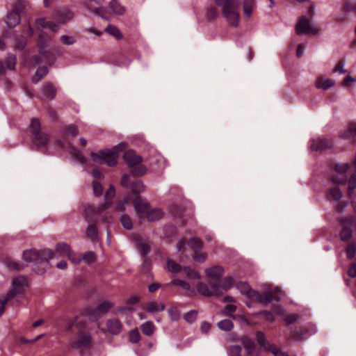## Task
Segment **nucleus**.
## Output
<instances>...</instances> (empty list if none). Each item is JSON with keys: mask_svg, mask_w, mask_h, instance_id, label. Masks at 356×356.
Returning a JSON list of instances; mask_svg holds the SVG:
<instances>
[{"mask_svg": "<svg viewBox=\"0 0 356 356\" xmlns=\"http://www.w3.org/2000/svg\"><path fill=\"white\" fill-rule=\"evenodd\" d=\"M22 258L27 262L34 264L33 269L37 274L42 275L44 273L49 266L46 250L30 249L24 250L22 253Z\"/></svg>", "mask_w": 356, "mask_h": 356, "instance_id": "nucleus-1", "label": "nucleus"}, {"mask_svg": "<svg viewBox=\"0 0 356 356\" xmlns=\"http://www.w3.org/2000/svg\"><path fill=\"white\" fill-rule=\"evenodd\" d=\"M75 327L78 332L75 337L70 339V347L75 350L88 347L92 342V337L91 333L86 330V323L79 321Z\"/></svg>", "mask_w": 356, "mask_h": 356, "instance_id": "nucleus-2", "label": "nucleus"}, {"mask_svg": "<svg viewBox=\"0 0 356 356\" xmlns=\"http://www.w3.org/2000/svg\"><path fill=\"white\" fill-rule=\"evenodd\" d=\"M123 159L129 168H133L132 173L136 176H143L147 172L144 165H140L143 159L140 155H138L134 149H129L124 152Z\"/></svg>", "mask_w": 356, "mask_h": 356, "instance_id": "nucleus-3", "label": "nucleus"}, {"mask_svg": "<svg viewBox=\"0 0 356 356\" xmlns=\"http://www.w3.org/2000/svg\"><path fill=\"white\" fill-rule=\"evenodd\" d=\"M90 157L99 165L106 164L109 167H115L118 164L117 153L111 149L106 148L98 152H92Z\"/></svg>", "mask_w": 356, "mask_h": 356, "instance_id": "nucleus-4", "label": "nucleus"}, {"mask_svg": "<svg viewBox=\"0 0 356 356\" xmlns=\"http://www.w3.org/2000/svg\"><path fill=\"white\" fill-rule=\"evenodd\" d=\"M238 7V0L228 1L222 7L223 17L227 19L229 24L234 27H237L238 25L240 15L236 11Z\"/></svg>", "mask_w": 356, "mask_h": 356, "instance_id": "nucleus-5", "label": "nucleus"}, {"mask_svg": "<svg viewBox=\"0 0 356 356\" xmlns=\"http://www.w3.org/2000/svg\"><path fill=\"white\" fill-rule=\"evenodd\" d=\"M279 292H280V290L278 287H276L274 290H268L263 294L256 291V292H253V298L261 305L267 306L273 300L280 301L281 296L278 294Z\"/></svg>", "mask_w": 356, "mask_h": 356, "instance_id": "nucleus-6", "label": "nucleus"}, {"mask_svg": "<svg viewBox=\"0 0 356 356\" xmlns=\"http://www.w3.org/2000/svg\"><path fill=\"white\" fill-rule=\"evenodd\" d=\"M48 260L58 259L61 257L70 256L71 254L70 245L66 243H58L54 250H46Z\"/></svg>", "mask_w": 356, "mask_h": 356, "instance_id": "nucleus-7", "label": "nucleus"}, {"mask_svg": "<svg viewBox=\"0 0 356 356\" xmlns=\"http://www.w3.org/2000/svg\"><path fill=\"white\" fill-rule=\"evenodd\" d=\"M296 31L298 35H315L318 32V29L312 26L306 16L299 17V23L296 26Z\"/></svg>", "mask_w": 356, "mask_h": 356, "instance_id": "nucleus-8", "label": "nucleus"}, {"mask_svg": "<svg viewBox=\"0 0 356 356\" xmlns=\"http://www.w3.org/2000/svg\"><path fill=\"white\" fill-rule=\"evenodd\" d=\"M334 145L332 140L325 138H318L309 141V147L312 151H326L331 149Z\"/></svg>", "mask_w": 356, "mask_h": 356, "instance_id": "nucleus-9", "label": "nucleus"}, {"mask_svg": "<svg viewBox=\"0 0 356 356\" xmlns=\"http://www.w3.org/2000/svg\"><path fill=\"white\" fill-rule=\"evenodd\" d=\"M27 280L24 276H18L12 281L11 288L8 291V293L13 294V298L17 295L24 293V287L27 286Z\"/></svg>", "mask_w": 356, "mask_h": 356, "instance_id": "nucleus-10", "label": "nucleus"}, {"mask_svg": "<svg viewBox=\"0 0 356 356\" xmlns=\"http://www.w3.org/2000/svg\"><path fill=\"white\" fill-rule=\"evenodd\" d=\"M106 330H102L103 333L108 332L111 335H118L122 330L123 325L118 318H112L106 321Z\"/></svg>", "mask_w": 356, "mask_h": 356, "instance_id": "nucleus-11", "label": "nucleus"}, {"mask_svg": "<svg viewBox=\"0 0 356 356\" xmlns=\"http://www.w3.org/2000/svg\"><path fill=\"white\" fill-rule=\"evenodd\" d=\"M50 141L48 134L44 132L40 131L33 134V146L32 149L40 150L41 147H46Z\"/></svg>", "mask_w": 356, "mask_h": 356, "instance_id": "nucleus-12", "label": "nucleus"}, {"mask_svg": "<svg viewBox=\"0 0 356 356\" xmlns=\"http://www.w3.org/2000/svg\"><path fill=\"white\" fill-rule=\"evenodd\" d=\"M197 292L206 297H211L217 295L219 291V284L218 283H213L211 288L203 282H198L196 285Z\"/></svg>", "mask_w": 356, "mask_h": 356, "instance_id": "nucleus-13", "label": "nucleus"}, {"mask_svg": "<svg viewBox=\"0 0 356 356\" xmlns=\"http://www.w3.org/2000/svg\"><path fill=\"white\" fill-rule=\"evenodd\" d=\"M115 306V304L108 300H104L100 302L91 312L96 318H99L105 315L108 311Z\"/></svg>", "mask_w": 356, "mask_h": 356, "instance_id": "nucleus-14", "label": "nucleus"}, {"mask_svg": "<svg viewBox=\"0 0 356 356\" xmlns=\"http://www.w3.org/2000/svg\"><path fill=\"white\" fill-rule=\"evenodd\" d=\"M17 5L15 7V10L9 12L6 16V19L5 22L7 26L10 28H15L17 26L21 21L20 14L18 10H17Z\"/></svg>", "mask_w": 356, "mask_h": 356, "instance_id": "nucleus-15", "label": "nucleus"}, {"mask_svg": "<svg viewBox=\"0 0 356 356\" xmlns=\"http://www.w3.org/2000/svg\"><path fill=\"white\" fill-rule=\"evenodd\" d=\"M115 195V188L113 185H111L108 189L106 191L104 199L105 202L100 205L99 211L104 212L111 207L113 204V199Z\"/></svg>", "mask_w": 356, "mask_h": 356, "instance_id": "nucleus-16", "label": "nucleus"}, {"mask_svg": "<svg viewBox=\"0 0 356 356\" xmlns=\"http://www.w3.org/2000/svg\"><path fill=\"white\" fill-rule=\"evenodd\" d=\"M56 19L62 24L71 21L74 14L72 11L65 8L58 9L55 12Z\"/></svg>", "mask_w": 356, "mask_h": 356, "instance_id": "nucleus-17", "label": "nucleus"}, {"mask_svg": "<svg viewBox=\"0 0 356 356\" xmlns=\"http://www.w3.org/2000/svg\"><path fill=\"white\" fill-rule=\"evenodd\" d=\"M133 204L138 213H145L149 209V203L145 198L138 195L133 200Z\"/></svg>", "mask_w": 356, "mask_h": 356, "instance_id": "nucleus-18", "label": "nucleus"}, {"mask_svg": "<svg viewBox=\"0 0 356 356\" xmlns=\"http://www.w3.org/2000/svg\"><path fill=\"white\" fill-rule=\"evenodd\" d=\"M134 239L136 241V248L141 250L143 257L147 258L149 252L151 250V247L149 242L143 239L140 235L135 236Z\"/></svg>", "mask_w": 356, "mask_h": 356, "instance_id": "nucleus-19", "label": "nucleus"}, {"mask_svg": "<svg viewBox=\"0 0 356 356\" xmlns=\"http://www.w3.org/2000/svg\"><path fill=\"white\" fill-rule=\"evenodd\" d=\"M238 341L245 348L247 356H252L255 350L254 342L245 335L241 336Z\"/></svg>", "mask_w": 356, "mask_h": 356, "instance_id": "nucleus-20", "label": "nucleus"}, {"mask_svg": "<svg viewBox=\"0 0 356 356\" xmlns=\"http://www.w3.org/2000/svg\"><path fill=\"white\" fill-rule=\"evenodd\" d=\"M225 270L222 266L216 265L209 268L206 269V275L211 279L218 281L222 276Z\"/></svg>", "mask_w": 356, "mask_h": 356, "instance_id": "nucleus-21", "label": "nucleus"}, {"mask_svg": "<svg viewBox=\"0 0 356 356\" xmlns=\"http://www.w3.org/2000/svg\"><path fill=\"white\" fill-rule=\"evenodd\" d=\"M99 209H100V206L95 208L92 205H88L83 210L82 215H83V218H85L86 221L88 222V223L93 222H96V220H95L93 219V216L95 214L102 213V212L99 211Z\"/></svg>", "mask_w": 356, "mask_h": 356, "instance_id": "nucleus-22", "label": "nucleus"}, {"mask_svg": "<svg viewBox=\"0 0 356 356\" xmlns=\"http://www.w3.org/2000/svg\"><path fill=\"white\" fill-rule=\"evenodd\" d=\"M42 93L47 99L53 100L56 98L57 88L51 82H45L42 86Z\"/></svg>", "mask_w": 356, "mask_h": 356, "instance_id": "nucleus-23", "label": "nucleus"}, {"mask_svg": "<svg viewBox=\"0 0 356 356\" xmlns=\"http://www.w3.org/2000/svg\"><path fill=\"white\" fill-rule=\"evenodd\" d=\"M237 289L248 298H253V292L257 290L252 289L247 282H240L236 284Z\"/></svg>", "mask_w": 356, "mask_h": 356, "instance_id": "nucleus-24", "label": "nucleus"}, {"mask_svg": "<svg viewBox=\"0 0 356 356\" xmlns=\"http://www.w3.org/2000/svg\"><path fill=\"white\" fill-rule=\"evenodd\" d=\"M148 221L154 222L161 219L163 217V212L160 209H154L152 210H147L145 213Z\"/></svg>", "mask_w": 356, "mask_h": 356, "instance_id": "nucleus-25", "label": "nucleus"}, {"mask_svg": "<svg viewBox=\"0 0 356 356\" xmlns=\"http://www.w3.org/2000/svg\"><path fill=\"white\" fill-rule=\"evenodd\" d=\"M254 7L255 3L254 0H243V10L244 15L247 19L250 18L252 16Z\"/></svg>", "mask_w": 356, "mask_h": 356, "instance_id": "nucleus-26", "label": "nucleus"}, {"mask_svg": "<svg viewBox=\"0 0 356 356\" xmlns=\"http://www.w3.org/2000/svg\"><path fill=\"white\" fill-rule=\"evenodd\" d=\"M48 36L47 33L44 31H42L38 36V46L40 48L39 53L41 55H44L45 49L49 47V44L47 41L46 38Z\"/></svg>", "mask_w": 356, "mask_h": 356, "instance_id": "nucleus-27", "label": "nucleus"}, {"mask_svg": "<svg viewBox=\"0 0 356 356\" xmlns=\"http://www.w3.org/2000/svg\"><path fill=\"white\" fill-rule=\"evenodd\" d=\"M62 133L65 136H76L79 133V128L76 124H71L67 125L63 130Z\"/></svg>", "mask_w": 356, "mask_h": 356, "instance_id": "nucleus-28", "label": "nucleus"}, {"mask_svg": "<svg viewBox=\"0 0 356 356\" xmlns=\"http://www.w3.org/2000/svg\"><path fill=\"white\" fill-rule=\"evenodd\" d=\"M109 7L115 14L118 15H123L125 12V8L121 5L119 0H111Z\"/></svg>", "mask_w": 356, "mask_h": 356, "instance_id": "nucleus-29", "label": "nucleus"}, {"mask_svg": "<svg viewBox=\"0 0 356 356\" xmlns=\"http://www.w3.org/2000/svg\"><path fill=\"white\" fill-rule=\"evenodd\" d=\"M105 32L113 36L117 40H121L123 38L120 30L116 26L111 24L105 29Z\"/></svg>", "mask_w": 356, "mask_h": 356, "instance_id": "nucleus-30", "label": "nucleus"}, {"mask_svg": "<svg viewBox=\"0 0 356 356\" xmlns=\"http://www.w3.org/2000/svg\"><path fill=\"white\" fill-rule=\"evenodd\" d=\"M49 72V70L46 66H42L37 69L35 75L32 78V82L37 83Z\"/></svg>", "mask_w": 356, "mask_h": 356, "instance_id": "nucleus-31", "label": "nucleus"}, {"mask_svg": "<svg viewBox=\"0 0 356 356\" xmlns=\"http://www.w3.org/2000/svg\"><path fill=\"white\" fill-rule=\"evenodd\" d=\"M131 192L138 196L145 190V186L142 180L138 179L134 181L130 186Z\"/></svg>", "mask_w": 356, "mask_h": 356, "instance_id": "nucleus-32", "label": "nucleus"}, {"mask_svg": "<svg viewBox=\"0 0 356 356\" xmlns=\"http://www.w3.org/2000/svg\"><path fill=\"white\" fill-rule=\"evenodd\" d=\"M166 269L168 271L172 273H178L181 272L182 267L180 264L177 263L175 261L168 259L166 263Z\"/></svg>", "mask_w": 356, "mask_h": 356, "instance_id": "nucleus-33", "label": "nucleus"}, {"mask_svg": "<svg viewBox=\"0 0 356 356\" xmlns=\"http://www.w3.org/2000/svg\"><path fill=\"white\" fill-rule=\"evenodd\" d=\"M86 234V236L93 241L97 239L98 229L95 223H91L87 227Z\"/></svg>", "mask_w": 356, "mask_h": 356, "instance_id": "nucleus-34", "label": "nucleus"}, {"mask_svg": "<svg viewBox=\"0 0 356 356\" xmlns=\"http://www.w3.org/2000/svg\"><path fill=\"white\" fill-rule=\"evenodd\" d=\"M140 327L143 333L148 337L152 336L155 332V326L154 323L150 321L142 324Z\"/></svg>", "mask_w": 356, "mask_h": 356, "instance_id": "nucleus-35", "label": "nucleus"}, {"mask_svg": "<svg viewBox=\"0 0 356 356\" xmlns=\"http://www.w3.org/2000/svg\"><path fill=\"white\" fill-rule=\"evenodd\" d=\"M218 327L221 330L229 332L233 329L234 323L230 319H224L218 323Z\"/></svg>", "mask_w": 356, "mask_h": 356, "instance_id": "nucleus-36", "label": "nucleus"}, {"mask_svg": "<svg viewBox=\"0 0 356 356\" xmlns=\"http://www.w3.org/2000/svg\"><path fill=\"white\" fill-rule=\"evenodd\" d=\"M334 81L330 79H327L325 80H317L316 81V86L318 88H321L323 90H327L334 85Z\"/></svg>", "mask_w": 356, "mask_h": 356, "instance_id": "nucleus-37", "label": "nucleus"}, {"mask_svg": "<svg viewBox=\"0 0 356 356\" xmlns=\"http://www.w3.org/2000/svg\"><path fill=\"white\" fill-rule=\"evenodd\" d=\"M17 63V57L13 54H8L6 58V68L8 70H15Z\"/></svg>", "mask_w": 356, "mask_h": 356, "instance_id": "nucleus-38", "label": "nucleus"}, {"mask_svg": "<svg viewBox=\"0 0 356 356\" xmlns=\"http://www.w3.org/2000/svg\"><path fill=\"white\" fill-rule=\"evenodd\" d=\"M188 245L193 248L195 252H199L202 249V241L200 238L197 237H193L189 239Z\"/></svg>", "mask_w": 356, "mask_h": 356, "instance_id": "nucleus-39", "label": "nucleus"}, {"mask_svg": "<svg viewBox=\"0 0 356 356\" xmlns=\"http://www.w3.org/2000/svg\"><path fill=\"white\" fill-rule=\"evenodd\" d=\"M120 222L123 227L127 230L133 228V222L131 218L127 214H124L120 218Z\"/></svg>", "mask_w": 356, "mask_h": 356, "instance_id": "nucleus-40", "label": "nucleus"}, {"mask_svg": "<svg viewBox=\"0 0 356 356\" xmlns=\"http://www.w3.org/2000/svg\"><path fill=\"white\" fill-rule=\"evenodd\" d=\"M29 127L32 135L41 131V123L40 120L38 118H33L31 121Z\"/></svg>", "mask_w": 356, "mask_h": 356, "instance_id": "nucleus-41", "label": "nucleus"}, {"mask_svg": "<svg viewBox=\"0 0 356 356\" xmlns=\"http://www.w3.org/2000/svg\"><path fill=\"white\" fill-rule=\"evenodd\" d=\"M177 228L173 225H166L163 227V234L165 238H171L176 234Z\"/></svg>", "mask_w": 356, "mask_h": 356, "instance_id": "nucleus-42", "label": "nucleus"}, {"mask_svg": "<svg viewBox=\"0 0 356 356\" xmlns=\"http://www.w3.org/2000/svg\"><path fill=\"white\" fill-rule=\"evenodd\" d=\"M228 356H241L242 348L240 346L233 345L227 348Z\"/></svg>", "mask_w": 356, "mask_h": 356, "instance_id": "nucleus-43", "label": "nucleus"}, {"mask_svg": "<svg viewBox=\"0 0 356 356\" xmlns=\"http://www.w3.org/2000/svg\"><path fill=\"white\" fill-rule=\"evenodd\" d=\"M339 236L341 241H348L353 236L352 229L350 227H343L340 232Z\"/></svg>", "mask_w": 356, "mask_h": 356, "instance_id": "nucleus-44", "label": "nucleus"}, {"mask_svg": "<svg viewBox=\"0 0 356 356\" xmlns=\"http://www.w3.org/2000/svg\"><path fill=\"white\" fill-rule=\"evenodd\" d=\"M129 340L132 343H137L140 340V335L138 328L131 330L129 332Z\"/></svg>", "mask_w": 356, "mask_h": 356, "instance_id": "nucleus-45", "label": "nucleus"}, {"mask_svg": "<svg viewBox=\"0 0 356 356\" xmlns=\"http://www.w3.org/2000/svg\"><path fill=\"white\" fill-rule=\"evenodd\" d=\"M184 211V209L177 204H172L170 207V213L176 217L182 218Z\"/></svg>", "mask_w": 356, "mask_h": 356, "instance_id": "nucleus-46", "label": "nucleus"}, {"mask_svg": "<svg viewBox=\"0 0 356 356\" xmlns=\"http://www.w3.org/2000/svg\"><path fill=\"white\" fill-rule=\"evenodd\" d=\"M15 41V43L14 47L15 49L22 51L25 49L27 44V40L25 37L21 36L19 38H16Z\"/></svg>", "mask_w": 356, "mask_h": 356, "instance_id": "nucleus-47", "label": "nucleus"}, {"mask_svg": "<svg viewBox=\"0 0 356 356\" xmlns=\"http://www.w3.org/2000/svg\"><path fill=\"white\" fill-rule=\"evenodd\" d=\"M168 312L170 319L173 321H178L181 317L180 311L177 307H170L168 310Z\"/></svg>", "mask_w": 356, "mask_h": 356, "instance_id": "nucleus-48", "label": "nucleus"}, {"mask_svg": "<svg viewBox=\"0 0 356 356\" xmlns=\"http://www.w3.org/2000/svg\"><path fill=\"white\" fill-rule=\"evenodd\" d=\"M197 316V311L191 310L184 314V318L186 322H188L189 323H193L196 321Z\"/></svg>", "mask_w": 356, "mask_h": 356, "instance_id": "nucleus-49", "label": "nucleus"}, {"mask_svg": "<svg viewBox=\"0 0 356 356\" xmlns=\"http://www.w3.org/2000/svg\"><path fill=\"white\" fill-rule=\"evenodd\" d=\"M92 189H93L94 195L96 197H100L103 194L104 188H103L102 185L101 184V183H99V181H97L96 180H94L92 181Z\"/></svg>", "mask_w": 356, "mask_h": 356, "instance_id": "nucleus-50", "label": "nucleus"}, {"mask_svg": "<svg viewBox=\"0 0 356 356\" xmlns=\"http://www.w3.org/2000/svg\"><path fill=\"white\" fill-rule=\"evenodd\" d=\"M183 269L188 278L193 280L200 279V275L198 272L186 266L184 267Z\"/></svg>", "mask_w": 356, "mask_h": 356, "instance_id": "nucleus-51", "label": "nucleus"}, {"mask_svg": "<svg viewBox=\"0 0 356 356\" xmlns=\"http://www.w3.org/2000/svg\"><path fill=\"white\" fill-rule=\"evenodd\" d=\"M218 17V11L217 9L211 6L207 9V11L205 14V17L208 21H211L217 18Z\"/></svg>", "mask_w": 356, "mask_h": 356, "instance_id": "nucleus-52", "label": "nucleus"}, {"mask_svg": "<svg viewBox=\"0 0 356 356\" xmlns=\"http://www.w3.org/2000/svg\"><path fill=\"white\" fill-rule=\"evenodd\" d=\"M329 194L335 200H339L342 197V193L339 186L330 189Z\"/></svg>", "mask_w": 356, "mask_h": 356, "instance_id": "nucleus-53", "label": "nucleus"}, {"mask_svg": "<svg viewBox=\"0 0 356 356\" xmlns=\"http://www.w3.org/2000/svg\"><path fill=\"white\" fill-rule=\"evenodd\" d=\"M256 338L259 346L260 347H263L264 349H265V347L266 346V344L268 343H266V338L264 334L261 331H258L256 333Z\"/></svg>", "mask_w": 356, "mask_h": 356, "instance_id": "nucleus-54", "label": "nucleus"}, {"mask_svg": "<svg viewBox=\"0 0 356 356\" xmlns=\"http://www.w3.org/2000/svg\"><path fill=\"white\" fill-rule=\"evenodd\" d=\"M346 256L349 259H353L356 253V247L354 244L350 243L346 247Z\"/></svg>", "mask_w": 356, "mask_h": 356, "instance_id": "nucleus-55", "label": "nucleus"}, {"mask_svg": "<svg viewBox=\"0 0 356 356\" xmlns=\"http://www.w3.org/2000/svg\"><path fill=\"white\" fill-rule=\"evenodd\" d=\"M299 319V315L297 314H290L286 315L284 318V323L286 325H291L296 323Z\"/></svg>", "mask_w": 356, "mask_h": 356, "instance_id": "nucleus-56", "label": "nucleus"}, {"mask_svg": "<svg viewBox=\"0 0 356 356\" xmlns=\"http://www.w3.org/2000/svg\"><path fill=\"white\" fill-rule=\"evenodd\" d=\"M264 350L272 353L275 356H279L282 353L280 349L273 344L267 343Z\"/></svg>", "mask_w": 356, "mask_h": 356, "instance_id": "nucleus-57", "label": "nucleus"}, {"mask_svg": "<svg viewBox=\"0 0 356 356\" xmlns=\"http://www.w3.org/2000/svg\"><path fill=\"white\" fill-rule=\"evenodd\" d=\"M172 284L176 286H179L185 290H189L190 289V284L184 280L176 279L172 282Z\"/></svg>", "mask_w": 356, "mask_h": 356, "instance_id": "nucleus-58", "label": "nucleus"}, {"mask_svg": "<svg viewBox=\"0 0 356 356\" xmlns=\"http://www.w3.org/2000/svg\"><path fill=\"white\" fill-rule=\"evenodd\" d=\"M234 284V279L232 276H227L224 278L222 284V287L225 290H227L232 287Z\"/></svg>", "mask_w": 356, "mask_h": 356, "instance_id": "nucleus-59", "label": "nucleus"}, {"mask_svg": "<svg viewBox=\"0 0 356 356\" xmlns=\"http://www.w3.org/2000/svg\"><path fill=\"white\" fill-rule=\"evenodd\" d=\"M83 259L88 263L94 262L96 260V254L92 251L87 252L83 254Z\"/></svg>", "mask_w": 356, "mask_h": 356, "instance_id": "nucleus-60", "label": "nucleus"}, {"mask_svg": "<svg viewBox=\"0 0 356 356\" xmlns=\"http://www.w3.org/2000/svg\"><path fill=\"white\" fill-rule=\"evenodd\" d=\"M349 168L350 165L348 163L337 164L335 171L339 175H343L348 170Z\"/></svg>", "mask_w": 356, "mask_h": 356, "instance_id": "nucleus-61", "label": "nucleus"}, {"mask_svg": "<svg viewBox=\"0 0 356 356\" xmlns=\"http://www.w3.org/2000/svg\"><path fill=\"white\" fill-rule=\"evenodd\" d=\"M127 148V144L125 143H121L115 146H114L113 148H111V150H113L115 153H117V157L118 158L120 156V153L122 152H124Z\"/></svg>", "mask_w": 356, "mask_h": 356, "instance_id": "nucleus-62", "label": "nucleus"}, {"mask_svg": "<svg viewBox=\"0 0 356 356\" xmlns=\"http://www.w3.org/2000/svg\"><path fill=\"white\" fill-rule=\"evenodd\" d=\"M60 41L63 44L66 45H72L76 42L73 37L68 36L67 35H62L60 37Z\"/></svg>", "mask_w": 356, "mask_h": 356, "instance_id": "nucleus-63", "label": "nucleus"}, {"mask_svg": "<svg viewBox=\"0 0 356 356\" xmlns=\"http://www.w3.org/2000/svg\"><path fill=\"white\" fill-rule=\"evenodd\" d=\"M8 268L11 270L20 271L24 268L23 264L17 261H10L8 264Z\"/></svg>", "mask_w": 356, "mask_h": 356, "instance_id": "nucleus-64", "label": "nucleus"}]
</instances>
